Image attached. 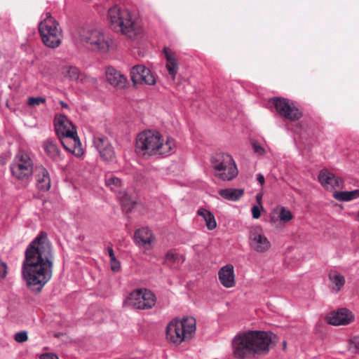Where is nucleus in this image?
<instances>
[{
	"label": "nucleus",
	"instance_id": "de8ad7c7",
	"mask_svg": "<svg viewBox=\"0 0 359 359\" xmlns=\"http://www.w3.org/2000/svg\"><path fill=\"white\" fill-rule=\"evenodd\" d=\"M261 198H262V196H259V195H257V199L258 201H259V200H260V199H261Z\"/></svg>",
	"mask_w": 359,
	"mask_h": 359
},
{
	"label": "nucleus",
	"instance_id": "bb28decb",
	"mask_svg": "<svg viewBox=\"0 0 359 359\" xmlns=\"http://www.w3.org/2000/svg\"><path fill=\"white\" fill-rule=\"evenodd\" d=\"M118 198L123 212H129L135 208V202L133 201L125 191H119Z\"/></svg>",
	"mask_w": 359,
	"mask_h": 359
},
{
	"label": "nucleus",
	"instance_id": "72a5a7b5",
	"mask_svg": "<svg viewBox=\"0 0 359 359\" xmlns=\"http://www.w3.org/2000/svg\"><path fill=\"white\" fill-rule=\"evenodd\" d=\"M254 152L257 155H264L266 153L265 149L256 140L251 142Z\"/></svg>",
	"mask_w": 359,
	"mask_h": 359
},
{
	"label": "nucleus",
	"instance_id": "412c9836",
	"mask_svg": "<svg viewBox=\"0 0 359 359\" xmlns=\"http://www.w3.org/2000/svg\"><path fill=\"white\" fill-rule=\"evenodd\" d=\"M36 187L41 191H47L50 188V177L48 171L43 167H39L36 174Z\"/></svg>",
	"mask_w": 359,
	"mask_h": 359
},
{
	"label": "nucleus",
	"instance_id": "a878e982",
	"mask_svg": "<svg viewBox=\"0 0 359 359\" xmlns=\"http://www.w3.org/2000/svg\"><path fill=\"white\" fill-rule=\"evenodd\" d=\"M197 215L203 218L209 230H213L216 228L217 222L215 216L210 210L205 208H199Z\"/></svg>",
	"mask_w": 359,
	"mask_h": 359
},
{
	"label": "nucleus",
	"instance_id": "f704fd0d",
	"mask_svg": "<svg viewBox=\"0 0 359 359\" xmlns=\"http://www.w3.org/2000/svg\"><path fill=\"white\" fill-rule=\"evenodd\" d=\"M181 256L179 254H175L168 252L165 255V261L169 262H183L184 260H180Z\"/></svg>",
	"mask_w": 359,
	"mask_h": 359
},
{
	"label": "nucleus",
	"instance_id": "1a4fd4ad",
	"mask_svg": "<svg viewBox=\"0 0 359 359\" xmlns=\"http://www.w3.org/2000/svg\"><path fill=\"white\" fill-rule=\"evenodd\" d=\"M33 161L24 151H19L10 165L12 176L21 181H26L33 173Z\"/></svg>",
	"mask_w": 359,
	"mask_h": 359
},
{
	"label": "nucleus",
	"instance_id": "f8f14e48",
	"mask_svg": "<svg viewBox=\"0 0 359 359\" xmlns=\"http://www.w3.org/2000/svg\"><path fill=\"white\" fill-rule=\"evenodd\" d=\"M249 245L257 252H266L271 247V243L262 232L259 226H252L249 231Z\"/></svg>",
	"mask_w": 359,
	"mask_h": 359
},
{
	"label": "nucleus",
	"instance_id": "ddd939ff",
	"mask_svg": "<svg viewBox=\"0 0 359 359\" xmlns=\"http://www.w3.org/2000/svg\"><path fill=\"white\" fill-rule=\"evenodd\" d=\"M130 78L134 85L140 83L151 86L156 83L155 77L151 70L142 65H135L132 67Z\"/></svg>",
	"mask_w": 359,
	"mask_h": 359
},
{
	"label": "nucleus",
	"instance_id": "09e8293b",
	"mask_svg": "<svg viewBox=\"0 0 359 359\" xmlns=\"http://www.w3.org/2000/svg\"><path fill=\"white\" fill-rule=\"evenodd\" d=\"M294 132L297 133H300V131H299L297 129L295 130Z\"/></svg>",
	"mask_w": 359,
	"mask_h": 359
},
{
	"label": "nucleus",
	"instance_id": "5701e85b",
	"mask_svg": "<svg viewBox=\"0 0 359 359\" xmlns=\"http://www.w3.org/2000/svg\"><path fill=\"white\" fill-rule=\"evenodd\" d=\"M163 51L166 58V69L171 79L175 80L179 69L177 60L166 48H164Z\"/></svg>",
	"mask_w": 359,
	"mask_h": 359
},
{
	"label": "nucleus",
	"instance_id": "4468645a",
	"mask_svg": "<svg viewBox=\"0 0 359 359\" xmlns=\"http://www.w3.org/2000/svg\"><path fill=\"white\" fill-rule=\"evenodd\" d=\"M56 134L60 139L76 133V128L67 116L63 114L56 116L54 120Z\"/></svg>",
	"mask_w": 359,
	"mask_h": 359
},
{
	"label": "nucleus",
	"instance_id": "b1692460",
	"mask_svg": "<svg viewBox=\"0 0 359 359\" xmlns=\"http://www.w3.org/2000/svg\"><path fill=\"white\" fill-rule=\"evenodd\" d=\"M329 280L331 287L335 292H338L345 284V278L341 273L332 271L329 273Z\"/></svg>",
	"mask_w": 359,
	"mask_h": 359
},
{
	"label": "nucleus",
	"instance_id": "4c0bfd02",
	"mask_svg": "<svg viewBox=\"0 0 359 359\" xmlns=\"http://www.w3.org/2000/svg\"><path fill=\"white\" fill-rule=\"evenodd\" d=\"M111 269L114 272H118L121 269V264L116 259V257L110 259Z\"/></svg>",
	"mask_w": 359,
	"mask_h": 359
},
{
	"label": "nucleus",
	"instance_id": "393cba45",
	"mask_svg": "<svg viewBox=\"0 0 359 359\" xmlns=\"http://www.w3.org/2000/svg\"><path fill=\"white\" fill-rule=\"evenodd\" d=\"M244 194L243 189H224L219 191V194L224 199L236 201L239 200Z\"/></svg>",
	"mask_w": 359,
	"mask_h": 359
},
{
	"label": "nucleus",
	"instance_id": "7c9ffc66",
	"mask_svg": "<svg viewBox=\"0 0 359 359\" xmlns=\"http://www.w3.org/2000/svg\"><path fill=\"white\" fill-rule=\"evenodd\" d=\"M62 73L64 74L65 76L72 81L78 80L80 76L79 69L74 66L64 67Z\"/></svg>",
	"mask_w": 359,
	"mask_h": 359
},
{
	"label": "nucleus",
	"instance_id": "37998d69",
	"mask_svg": "<svg viewBox=\"0 0 359 359\" xmlns=\"http://www.w3.org/2000/svg\"><path fill=\"white\" fill-rule=\"evenodd\" d=\"M257 182L261 184V185H263L264 184V182H265V179H264V177L263 175L262 174H258L257 176Z\"/></svg>",
	"mask_w": 359,
	"mask_h": 359
},
{
	"label": "nucleus",
	"instance_id": "58836bf2",
	"mask_svg": "<svg viewBox=\"0 0 359 359\" xmlns=\"http://www.w3.org/2000/svg\"><path fill=\"white\" fill-rule=\"evenodd\" d=\"M7 274V265L5 262L0 261V279H3Z\"/></svg>",
	"mask_w": 359,
	"mask_h": 359
},
{
	"label": "nucleus",
	"instance_id": "a18cd8bd",
	"mask_svg": "<svg viewBox=\"0 0 359 359\" xmlns=\"http://www.w3.org/2000/svg\"><path fill=\"white\" fill-rule=\"evenodd\" d=\"M60 104L62 105V107H65V108H67V104H66L65 102H64L63 101H61L60 102Z\"/></svg>",
	"mask_w": 359,
	"mask_h": 359
},
{
	"label": "nucleus",
	"instance_id": "c03bdc74",
	"mask_svg": "<svg viewBox=\"0 0 359 359\" xmlns=\"http://www.w3.org/2000/svg\"><path fill=\"white\" fill-rule=\"evenodd\" d=\"M356 349L359 351V336L354 337L352 339Z\"/></svg>",
	"mask_w": 359,
	"mask_h": 359
},
{
	"label": "nucleus",
	"instance_id": "ea45409f",
	"mask_svg": "<svg viewBox=\"0 0 359 359\" xmlns=\"http://www.w3.org/2000/svg\"><path fill=\"white\" fill-rule=\"evenodd\" d=\"M252 217L255 219H258L260 217L261 212H260L259 208L257 205H254L252 208Z\"/></svg>",
	"mask_w": 359,
	"mask_h": 359
},
{
	"label": "nucleus",
	"instance_id": "423d86ee",
	"mask_svg": "<svg viewBox=\"0 0 359 359\" xmlns=\"http://www.w3.org/2000/svg\"><path fill=\"white\" fill-rule=\"evenodd\" d=\"M195 331L196 320L194 318H184L181 320L174 319L166 327V338L175 344H180L182 341L191 339Z\"/></svg>",
	"mask_w": 359,
	"mask_h": 359
},
{
	"label": "nucleus",
	"instance_id": "f257e3e1",
	"mask_svg": "<svg viewBox=\"0 0 359 359\" xmlns=\"http://www.w3.org/2000/svg\"><path fill=\"white\" fill-rule=\"evenodd\" d=\"M54 255L45 231H41L27 245L22 264V276L27 287L39 293L50 280Z\"/></svg>",
	"mask_w": 359,
	"mask_h": 359
},
{
	"label": "nucleus",
	"instance_id": "aec40b11",
	"mask_svg": "<svg viewBox=\"0 0 359 359\" xmlns=\"http://www.w3.org/2000/svg\"><path fill=\"white\" fill-rule=\"evenodd\" d=\"M42 147L47 156L52 161L59 162L63 158L57 144L53 140L47 139L44 140Z\"/></svg>",
	"mask_w": 359,
	"mask_h": 359
},
{
	"label": "nucleus",
	"instance_id": "6e6552de",
	"mask_svg": "<svg viewBox=\"0 0 359 359\" xmlns=\"http://www.w3.org/2000/svg\"><path fill=\"white\" fill-rule=\"evenodd\" d=\"M211 163L215 171V176L223 181H230L238 175V169L232 156L219 152L211 158Z\"/></svg>",
	"mask_w": 359,
	"mask_h": 359
},
{
	"label": "nucleus",
	"instance_id": "0eeeda50",
	"mask_svg": "<svg viewBox=\"0 0 359 359\" xmlns=\"http://www.w3.org/2000/svg\"><path fill=\"white\" fill-rule=\"evenodd\" d=\"M39 31L42 41L46 46L55 48L61 43L62 31L59 28L58 22L50 13L44 14V18L39 25Z\"/></svg>",
	"mask_w": 359,
	"mask_h": 359
},
{
	"label": "nucleus",
	"instance_id": "f03ea898",
	"mask_svg": "<svg viewBox=\"0 0 359 359\" xmlns=\"http://www.w3.org/2000/svg\"><path fill=\"white\" fill-rule=\"evenodd\" d=\"M272 333L248 331L236 335L232 341L233 353L237 359L266 354L272 341Z\"/></svg>",
	"mask_w": 359,
	"mask_h": 359
},
{
	"label": "nucleus",
	"instance_id": "f3484780",
	"mask_svg": "<svg viewBox=\"0 0 359 359\" xmlns=\"http://www.w3.org/2000/svg\"><path fill=\"white\" fill-rule=\"evenodd\" d=\"M218 278L221 284L226 287H233L236 285L234 269L232 264L222 266L218 271Z\"/></svg>",
	"mask_w": 359,
	"mask_h": 359
},
{
	"label": "nucleus",
	"instance_id": "c9c22d12",
	"mask_svg": "<svg viewBox=\"0 0 359 359\" xmlns=\"http://www.w3.org/2000/svg\"><path fill=\"white\" fill-rule=\"evenodd\" d=\"M46 99L42 97H30L28 98L27 103L29 106L36 107L41 103H45Z\"/></svg>",
	"mask_w": 359,
	"mask_h": 359
},
{
	"label": "nucleus",
	"instance_id": "39448f33",
	"mask_svg": "<svg viewBox=\"0 0 359 359\" xmlns=\"http://www.w3.org/2000/svg\"><path fill=\"white\" fill-rule=\"evenodd\" d=\"M108 20L113 29L121 32L130 39L142 33L140 24L128 9H122L117 6L110 8L108 11Z\"/></svg>",
	"mask_w": 359,
	"mask_h": 359
},
{
	"label": "nucleus",
	"instance_id": "2f4dec72",
	"mask_svg": "<svg viewBox=\"0 0 359 359\" xmlns=\"http://www.w3.org/2000/svg\"><path fill=\"white\" fill-rule=\"evenodd\" d=\"M93 142L97 151L102 149V148H105L106 147H109V145L111 144L109 139L107 137L102 135L95 136L93 137Z\"/></svg>",
	"mask_w": 359,
	"mask_h": 359
},
{
	"label": "nucleus",
	"instance_id": "dca6fc26",
	"mask_svg": "<svg viewBox=\"0 0 359 359\" xmlns=\"http://www.w3.org/2000/svg\"><path fill=\"white\" fill-rule=\"evenodd\" d=\"M60 140L63 147L67 151L77 157H80L83 155V149L81 147L77 133H74V135L67 136Z\"/></svg>",
	"mask_w": 359,
	"mask_h": 359
},
{
	"label": "nucleus",
	"instance_id": "9b49d317",
	"mask_svg": "<svg viewBox=\"0 0 359 359\" xmlns=\"http://www.w3.org/2000/svg\"><path fill=\"white\" fill-rule=\"evenodd\" d=\"M271 102L279 115L286 121H294L302 117V112L293 102L285 98H273Z\"/></svg>",
	"mask_w": 359,
	"mask_h": 359
},
{
	"label": "nucleus",
	"instance_id": "49530a36",
	"mask_svg": "<svg viewBox=\"0 0 359 359\" xmlns=\"http://www.w3.org/2000/svg\"><path fill=\"white\" fill-rule=\"evenodd\" d=\"M286 346H287V343L285 341H283V349H285L286 348Z\"/></svg>",
	"mask_w": 359,
	"mask_h": 359
},
{
	"label": "nucleus",
	"instance_id": "c756f323",
	"mask_svg": "<svg viewBox=\"0 0 359 359\" xmlns=\"http://www.w3.org/2000/svg\"><path fill=\"white\" fill-rule=\"evenodd\" d=\"M105 184L112 191H118L121 187L122 182L120 178L114 176L112 174H108L105 176Z\"/></svg>",
	"mask_w": 359,
	"mask_h": 359
},
{
	"label": "nucleus",
	"instance_id": "c85d7f7f",
	"mask_svg": "<svg viewBox=\"0 0 359 359\" xmlns=\"http://www.w3.org/2000/svg\"><path fill=\"white\" fill-rule=\"evenodd\" d=\"M101 158L105 162H112L115 160L116 154L112 145L102 148L98 151Z\"/></svg>",
	"mask_w": 359,
	"mask_h": 359
},
{
	"label": "nucleus",
	"instance_id": "cd10ccee",
	"mask_svg": "<svg viewBox=\"0 0 359 359\" xmlns=\"http://www.w3.org/2000/svg\"><path fill=\"white\" fill-rule=\"evenodd\" d=\"M333 196L339 201H349L359 197V189H355L351 191H336Z\"/></svg>",
	"mask_w": 359,
	"mask_h": 359
},
{
	"label": "nucleus",
	"instance_id": "6ab92c4d",
	"mask_svg": "<svg viewBox=\"0 0 359 359\" xmlns=\"http://www.w3.org/2000/svg\"><path fill=\"white\" fill-rule=\"evenodd\" d=\"M107 81L113 86L123 88L126 86L127 79L118 70L112 67H108L105 72Z\"/></svg>",
	"mask_w": 359,
	"mask_h": 359
},
{
	"label": "nucleus",
	"instance_id": "7ed1b4c3",
	"mask_svg": "<svg viewBox=\"0 0 359 359\" xmlns=\"http://www.w3.org/2000/svg\"><path fill=\"white\" fill-rule=\"evenodd\" d=\"M174 139L150 130L140 133L136 140V150L143 155L166 157L175 152Z\"/></svg>",
	"mask_w": 359,
	"mask_h": 359
},
{
	"label": "nucleus",
	"instance_id": "a19ab883",
	"mask_svg": "<svg viewBox=\"0 0 359 359\" xmlns=\"http://www.w3.org/2000/svg\"><path fill=\"white\" fill-rule=\"evenodd\" d=\"M40 359H59L57 355L54 353H43L40 356Z\"/></svg>",
	"mask_w": 359,
	"mask_h": 359
},
{
	"label": "nucleus",
	"instance_id": "4be33fe9",
	"mask_svg": "<svg viewBox=\"0 0 359 359\" xmlns=\"http://www.w3.org/2000/svg\"><path fill=\"white\" fill-rule=\"evenodd\" d=\"M134 238L137 245L144 247L146 245L151 244L153 239V234L149 229L143 227L135 231Z\"/></svg>",
	"mask_w": 359,
	"mask_h": 359
},
{
	"label": "nucleus",
	"instance_id": "a211bd4d",
	"mask_svg": "<svg viewBox=\"0 0 359 359\" xmlns=\"http://www.w3.org/2000/svg\"><path fill=\"white\" fill-rule=\"evenodd\" d=\"M353 320L352 313L347 309H339L332 313L327 318V322L333 325H348Z\"/></svg>",
	"mask_w": 359,
	"mask_h": 359
},
{
	"label": "nucleus",
	"instance_id": "79ce46f5",
	"mask_svg": "<svg viewBox=\"0 0 359 359\" xmlns=\"http://www.w3.org/2000/svg\"><path fill=\"white\" fill-rule=\"evenodd\" d=\"M106 250H107V254H108V255H109L110 259L112 258V257H116L115 254H114V250H113V248L111 247H107Z\"/></svg>",
	"mask_w": 359,
	"mask_h": 359
},
{
	"label": "nucleus",
	"instance_id": "9d476101",
	"mask_svg": "<svg viewBox=\"0 0 359 359\" xmlns=\"http://www.w3.org/2000/svg\"><path fill=\"white\" fill-rule=\"evenodd\" d=\"M127 301L133 308L144 310L151 309L155 305L156 299L151 290L141 288L133 291Z\"/></svg>",
	"mask_w": 359,
	"mask_h": 359
},
{
	"label": "nucleus",
	"instance_id": "20e7f679",
	"mask_svg": "<svg viewBox=\"0 0 359 359\" xmlns=\"http://www.w3.org/2000/svg\"><path fill=\"white\" fill-rule=\"evenodd\" d=\"M74 37L88 48L100 53H107L114 44L109 32L89 25L78 27Z\"/></svg>",
	"mask_w": 359,
	"mask_h": 359
},
{
	"label": "nucleus",
	"instance_id": "e433bc0d",
	"mask_svg": "<svg viewBox=\"0 0 359 359\" xmlns=\"http://www.w3.org/2000/svg\"><path fill=\"white\" fill-rule=\"evenodd\" d=\"M15 340L18 343H23L28 339L27 332L26 331H20L15 334Z\"/></svg>",
	"mask_w": 359,
	"mask_h": 359
},
{
	"label": "nucleus",
	"instance_id": "473e14b6",
	"mask_svg": "<svg viewBox=\"0 0 359 359\" xmlns=\"http://www.w3.org/2000/svg\"><path fill=\"white\" fill-rule=\"evenodd\" d=\"M293 217L292 212L287 209L285 207H280V212L278 214V218L280 221L283 222H287L290 221Z\"/></svg>",
	"mask_w": 359,
	"mask_h": 359
},
{
	"label": "nucleus",
	"instance_id": "2eb2a0df",
	"mask_svg": "<svg viewBox=\"0 0 359 359\" xmlns=\"http://www.w3.org/2000/svg\"><path fill=\"white\" fill-rule=\"evenodd\" d=\"M318 181L327 190L339 188L342 186L343 180L327 170H323L318 175Z\"/></svg>",
	"mask_w": 359,
	"mask_h": 359
}]
</instances>
